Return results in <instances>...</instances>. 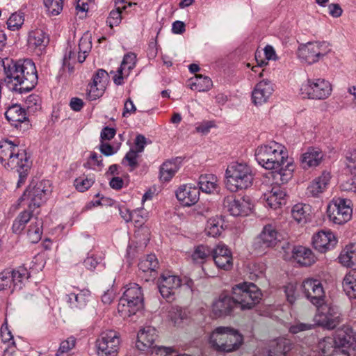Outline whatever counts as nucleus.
Listing matches in <instances>:
<instances>
[{
  "mask_svg": "<svg viewBox=\"0 0 356 356\" xmlns=\"http://www.w3.org/2000/svg\"><path fill=\"white\" fill-rule=\"evenodd\" d=\"M337 242L335 234L330 229H321L314 234L312 238L314 248L321 253L332 250Z\"/></svg>",
  "mask_w": 356,
  "mask_h": 356,
  "instance_id": "nucleus-16",
  "label": "nucleus"
},
{
  "mask_svg": "<svg viewBox=\"0 0 356 356\" xmlns=\"http://www.w3.org/2000/svg\"><path fill=\"white\" fill-rule=\"evenodd\" d=\"M331 179V175L327 171H323L318 177L313 179L307 188V194L313 197H318L327 188Z\"/></svg>",
  "mask_w": 356,
  "mask_h": 356,
  "instance_id": "nucleus-23",
  "label": "nucleus"
},
{
  "mask_svg": "<svg viewBox=\"0 0 356 356\" xmlns=\"http://www.w3.org/2000/svg\"><path fill=\"white\" fill-rule=\"evenodd\" d=\"M351 201L341 197L334 198L327 207L329 220L336 225H343L352 218Z\"/></svg>",
  "mask_w": 356,
  "mask_h": 356,
  "instance_id": "nucleus-9",
  "label": "nucleus"
},
{
  "mask_svg": "<svg viewBox=\"0 0 356 356\" xmlns=\"http://www.w3.org/2000/svg\"><path fill=\"white\" fill-rule=\"evenodd\" d=\"M346 165L352 173H356V149H350L347 152Z\"/></svg>",
  "mask_w": 356,
  "mask_h": 356,
  "instance_id": "nucleus-53",
  "label": "nucleus"
},
{
  "mask_svg": "<svg viewBox=\"0 0 356 356\" xmlns=\"http://www.w3.org/2000/svg\"><path fill=\"white\" fill-rule=\"evenodd\" d=\"M105 88L106 86H104L103 84L90 83L88 88V99L92 101L99 98L104 94Z\"/></svg>",
  "mask_w": 356,
  "mask_h": 356,
  "instance_id": "nucleus-45",
  "label": "nucleus"
},
{
  "mask_svg": "<svg viewBox=\"0 0 356 356\" xmlns=\"http://www.w3.org/2000/svg\"><path fill=\"white\" fill-rule=\"evenodd\" d=\"M32 212L24 211L21 212L14 220L13 231L14 233L19 234L24 229L26 224L31 220Z\"/></svg>",
  "mask_w": 356,
  "mask_h": 356,
  "instance_id": "nucleus-41",
  "label": "nucleus"
},
{
  "mask_svg": "<svg viewBox=\"0 0 356 356\" xmlns=\"http://www.w3.org/2000/svg\"><path fill=\"white\" fill-rule=\"evenodd\" d=\"M144 297L141 287L136 283L127 285L120 299L118 311L122 318L129 317L143 308Z\"/></svg>",
  "mask_w": 356,
  "mask_h": 356,
  "instance_id": "nucleus-6",
  "label": "nucleus"
},
{
  "mask_svg": "<svg viewBox=\"0 0 356 356\" xmlns=\"http://www.w3.org/2000/svg\"><path fill=\"white\" fill-rule=\"evenodd\" d=\"M293 257L301 266H309L316 261V257L312 251L304 246H297L293 250Z\"/></svg>",
  "mask_w": 356,
  "mask_h": 356,
  "instance_id": "nucleus-27",
  "label": "nucleus"
},
{
  "mask_svg": "<svg viewBox=\"0 0 356 356\" xmlns=\"http://www.w3.org/2000/svg\"><path fill=\"white\" fill-rule=\"evenodd\" d=\"M157 337V332L154 327L151 326L144 327L138 333L137 348L142 351L148 352L155 346L154 343Z\"/></svg>",
  "mask_w": 356,
  "mask_h": 356,
  "instance_id": "nucleus-22",
  "label": "nucleus"
},
{
  "mask_svg": "<svg viewBox=\"0 0 356 356\" xmlns=\"http://www.w3.org/2000/svg\"><path fill=\"white\" fill-rule=\"evenodd\" d=\"M245 282L235 285L232 288V300L234 302V305L237 308L241 310L245 309Z\"/></svg>",
  "mask_w": 356,
  "mask_h": 356,
  "instance_id": "nucleus-39",
  "label": "nucleus"
},
{
  "mask_svg": "<svg viewBox=\"0 0 356 356\" xmlns=\"http://www.w3.org/2000/svg\"><path fill=\"white\" fill-rule=\"evenodd\" d=\"M302 289L305 297L315 306L324 301L325 291L320 280L309 278L303 281Z\"/></svg>",
  "mask_w": 356,
  "mask_h": 356,
  "instance_id": "nucleus-15",
  "label": "nucleus"
},
{
  "mask_svg": "<svg viewBox=\"0 0 356 356\" xmlns=\"http://www.w3.org/2000/svg\"><path fill=\"white\" fill-rule=\"evenodd\" d=\"M225 186L232 192H236L245 186V164L233 162L225 171Z\"/></svg>",
  "mask_w": 356,
  "mask_h": 356,
  "instance_id": "nucleus-13",
  "label": "nucleus"
},
{
  "mask_svg": "<svg viewBox=\"0 0 356 356\" xmlns=\"http://www.w3.org/2000/svg\"><path fill=\"white\" fill-rule=\"evenodd\" d=\"M318 349L323 356L334 353L356 356V331L350 325H343L337 337H325L318 343Z\"/></svg>",
  "mask_w": 356,
  "mask_h": 356,
  "instance_id": "nucleus-4",
  "label": "nucleus"
},
{
  "mask_svg": "<svg viewBox=\"0 0 356 356\" xmlns=\"http://www.w3.org/2000/svg\"><path fill=\"white\" fill-rule=\"evenodd\" d=\"M5 116L10 125L19 131H24L31 126L25 109L19 105L15 104L10 106L6 111Z\"/></svg>",
  "mask_w": 356,
  "mask_h": 356,
  "instance_id": "nucleus-17",
  "label": "nucleus"
},
{
  "mask_svg": "<svg viewBox=\"0 0 356 356\" xmlns=\"http://www.w3.org/2000/svg\"><path fill=\"white\" fill-rule=\"evenodd\" d=\"M191 81L192 82L190 84L191 89L199 92L208 91L213 86L211 79L202 74H196L194 81L193 79Z\"/></svg>",
  "mask_w": 356,
  "mask_h": 356,
  "instance_id": "nucleus-37",
  "label": "nucleus"
},
{
  "mask_svg": "<svg viewBox=\"0 0 356 356\" xmlns=\"http://www.w3.org/2000/svg\"><path fill=\"white\" fill-rule=\"evenodd\" d=\"M140 152L134 149H131L125 155L123 162L127 161L130 167V170H134L138 167V158Z\"/></svg>",
  "mask_w": 356,
  "mask_h": 356,
  "instance_id": "nucleus-51",
  "label": "nucleus"
},
{
  "mask_svg": "<svg viewBox=\"0 0 356 356\" xmlns=\"http://www.w3.org/2000/svg\"><path fill=\"white\" fill-rule=\"evenodd\" d=\"M200 189L191 184L183 185L176 191V197L180 203L185 207L195 204L200 199Z\"/></svg>",
  "mask_w": 356,
  "mask_h": 356,
  "instance_id": "nucleus-20",
  "label": "nucleus"
},
{
  "mask_svg": "<svg viewBox=\"0 0 356 356\" xmlns=\"http://www.w3.org/2000/svg\"><path fill=\"white\" fill-rule=\"evenodd\" d=\"M12 286V277L10 270H4L0 273V291L5 290Z\"/></svg>",
  "mask_w": 356,
  "mask_h": 356,
  "instance_id": "nucleus-57",
  "label": "nucleus"
},
{
  "mask_svg": "<svg viewBox=\"0 0 356 356\" xmlns=\"http://www.w3.org/2000/svg\"><path fill=\"white\" fill-rule=\"evenodd\" d=\"M42 234V220L35 218V222H32L29 227L27 235L29 240L33 243H38Z\"/></svg>",
  "mask_w": 356,
  "mask_h": 356,
  "instance_id": "nucleus-40",
  "label": "nucleus"
},
{
  "mask_svg": "<svg viewBox=\"0 0 356 356\" xmlns=\"http://www.w3.org/2000/svg\"><path fill=\"white\" fill-rule=\"evenodd\" d=\"M211 250L203 245H198L192 254L193 260L197 264H203L211 254Z\"/></svg>",
  "mask_w": 356,
  "mask_h": 356,
  "instance_id": "nucleus-43",
  "label": "nucleus"
},
{
  "mask_svg": "<svg viewBox=\"0 0 356 356\" xmlns=\"http://www.w3.org/2000/svg\"><path fill=\"white\" fill-rule=\"evenodd\" d=\"M274 92V86L271 81L262 80L254 87L252 92V103L256 105H262L267 102Z\"/></svg>",
  "mask_w": 356,
  "mask_h": 356,
  "instance_id": "nucleus-19",
  "label": "nucleus"
},
{
  "mask_svg": "<svg viewBox=\"0 0 356 356\" xmlns=\"http://www.w3.org/2000/svg\"><path fill=\"white\" fill-rule=\"evenodd\" d=\"M182 285V280L170 272L163 273L159 279L158 288L162 297L167 301L174 300L176 291Z\"/></svg>",
  "mask_w": 356,
  "mask_h": 356,
  "instance_id": "nucleus-14",
  "label": "nucleus"
},
{
  "mask_svg": "<svg viewBox=\"0 0 356 356\" xmlns=\"http://www.w3.org/2000/svg\"><path fill=\"white\" fill-rule=\"evenodd\" d=\"M0 72L13 91L19 94L32 90L38 83V73L32 60H13L0 57Z\"/></svg>",
  "mask_w": 356,
  "mask_h": 356,
  "instance_id": "nucleus-2",
  "label": "nucleus"
},
{
  "mask_svg": "<svg viewBox=\"0 0 356 356\" xmlns=\"http://www.w3.org/2000/svg\"><path fill=\"white\" fill-rule=\"evenodd\" d=\"M200 191L205 193H211L217 188V177L212 174L202 175L198 181Z\"/></svg>",
  "mask_w": 356,
  "mask_h": 356,
  "instance_id": "nucleus-35",
  "label": "nucleus"
},
{
  "mask_svg": "<svg viewBox=\"0 0 356 356\" xmlns=\"http://www.w3.org/2000/svg\"><path fill=\"white\" fill-rule=\"evenodd\" d=\"M342 287L349 298H356V269H352L346 274L342 281Z\"/></svg>",
  "mask_w": 356,
  "mask_h": 356,
  "instance_id": "nucleus-32",
  "label": "nucleus"
},
{
  "mask_svg": "<svg viewBox=\"0 0 356 356\" xmlns=\"http://www.w3.org/2000/svg\"><path fill=\"white\" fill-rule=\"evenodd\" d=\"M316 307L317 311L313 318L315 327H322L330 330L341 323V314L337 306L323 301Z\"/></svg>",
  "mask_w": 356,
  "mask_h": 356,
  "instance_id": "nucleus-7",
  "label": "nucleus"
},
{
  "mask_svg": "<svg viewBox=\"0 0 356 356\" xmlns=\"http://www.w3.org/2000/svg\"><path fill=\"white\" fill-rule=\"evenodd\" d=\"M286 193L280 186H274L271 191L264 194V200L268 207L273 209L285 204Z\"/></svg>",
  "mask_w": 356,
  "mask_h": 356,
  "instance_id": "nucleus-26",
  "label": "nucleus"
},
{
  "mask_svg": "<svg viewBox=\"0 0 356 356\" xmlns=\"http://www.w3.org/2000/svg\"><path fill=\"white\" fill-rule=\"evenodd\" d=\"M284 291L286 296L287 300L291 304H293L296 301L298 296L296 285L291 283L287 284L285 286Z\"/></svg>",
  "mask_w": 356,
  "mask_h": 356,
  "instance_id": "nucleus-59",
  "label": "nucleus"
},
{
  "mask_svg": "<svg viewBox=\"0 0 356 356\" xmlns=\"http://www.w3.org/2000/svg\"><path fill=\"white\" fill-rule=\"evenodd\" d=\"M49 39L43 31L36 29L29 33L28 39L29 47L42 50L47 45Z\"/></svg>",
  "mask_w": 356,
  "mask_h": 356,
  "instance_id": "nucleus-30",
  "label": "nucleus"
},
{
  "mask_svg": "<svg viewBox=\"0 0 356 356\" xmlns=\"http://www.w3.org/2000/svg\"><path fill=\"white\" fill-rule=\"evenodd\" d=\"M95 183L94 175H83L76 178L74 181V186L79 192H85Z\"/></svg>",
  "mask_w": 356,
  "mask_h": 356,
  "instance_id": "nucleus-42",
  "label": "nucleus"
},
{
  "mask_svg": "<svg viewBox=\"0 0 356 356\" xmlns=\"http://www.w3.org/2000/svg\"><path fill=\"white\" fill-rule=\"evenodd\" d=\"M108 79V72L103 70L99 69L97 71V72L93 76L92 83L95 84H103L104 86H106V81Z\"/></svg>",
  "mask_w": 356,
  "mask_h": 356,
  "instance_id": "nucleus-58",
  "label": "nucleus"
},
{
  "mask_svg": "<svg viewBox=\"0 0 356 356\" xmlns=\"http://www.w3.org/2000/svg\"><path fill=\"white\" fill-rule=\"evenodd\" d=\"M354 174L352 177L341 184V188L343 191L356 192V173Z\"/></svg>",
  "mask_w": 356,
  "mask_h": 356,
  "instance_id": "nucleus-62",
  "label": "nucleus"
},
{
  "mask_svg": "<svg viewBox=\"0 0 356 356\" xmlns=\"http://www.w3.org/2000/svg\"><path fill=\"white\" fill-rule=\"evenodd\" d=\"M120 343L119 334L112 330L102 332L96 340L98 356H116Z\"/></svg>",
  "mask_w": 356,
  "mask_h": 356,
  "instance_id": "nucleus-11",
  "label": "nucleus"
},
{
  "mask_svg": "<svg viewBox=\"0 0 356 356\" xmlns=\"http://www.w3.org/2000/svg\"><path fill=\"white\" fill-rule=\"evenodd\" d=\"M237 308L231 297L221 294L219 298L213 303L212 311L217 317L230 315Z\"/></svg>",
  "mask_w": 356,
  "mask_h": 356,
  "instance_id": "nucleus-25",
  "label": "nucleus"
},
{
  "mask_svg": "<svg viewBox=\"0 0 356 356\" xmlns=\"http://www.w3.org/2000/svg\"><path fill=\"white\" fill-rule=\"evenodd\" d=\"M257 241L259 248H273L280 241V234L274 225L268 224L263 227Z\"/></svg>",
  "mask_w": 356,
  "mask_h": 356,
  "instance_id": "nucleus-21",
  "label": "nucleus"
},
{
  "mask_svg": "<svg viewBox=\"0 0 356 356\" xmlns=\"http://www.w3.org/2000/svg\"><path fill=\"white\" fill-rule=\"evenodd\" d=\"M179 168L178 159L163 163L160 169V179L168 181L178 171Z\"/></svg>",
  "mask_w": 356,
  "mask_h": 356,
  "instance_id": "nucleus-36",
  "label": "nucleus"
},
{
  "mask_svg": "<svg viewBox=\"0 0 356 356\" xmlns=\"http://www.w3.org/2000/svg\"><path fill=\"white\" fill-rule=\"evenodd\" d=\"M136 111V107L134 105L133 101L131 99V98H128L124 104L122 116L127 117L128 114L130 115L134 113Z\"/></svg>",
  "mask_w": 356,
  "mask_h": 356,
  "instance_id": "nucleus-63",
  "label": "nucleus"
},
{
  "mask_svg": "<svg viewBox=\"0 0 356 356\" xmlns=\"http://www.w3.org/2000/svg\"><path fill=\"white\" fill-rule=\"evenodd\" d=\"M330 51L327 42H313L301 45L297 54L302 62L312 65L323 59Z\"/></svg>",
  "mask_w": 356,
  "mask_h": 356,
  "instance_id": "nucleus-8",
  "label": "nucleus"
},
{
  "mask_svg": "<svg viewBox=\"0 0 356 356\" xmlns=\"http://www.w3.org/2000/svg\"><path fill=\"white\" fill-rule=\"evenodd\" d=\"M243 337L238 331L229 327H218L210 336V343L219 352L230 353L238 349Z\"/></svg>",
  "mask_w": 356,
  "mask_h": 356,
  "instance_id": "nucleus-5",
  "label": "nucleus"
},
{
  "mask_svg": "<svg viewBox=\"0 0 356 356\" xmlns=\"http://www.w3.org/2000/svg\"><path fill=\"white\" fill-rule=\"evenodd\" d=\"M76 345V339L74 337H70L67 339L63 341L58 350L56 353V356H63L73 349Z\"/></svg>",
  "mask_w": 356,
  "mask_h": 356,
  "instance_id": "nucleus-47",
  "label": "nucleus"
},
{
  "mask_svg": "<svg viewBox=\"0 0 356 356\" xmlns=\"http://www.w3.org/2000/svg\"><path fill=\"white\" fill-rule=\"evenodd\" d=\"M133 69L134 67H129V65H127L123 67V63H121L120 67L117 71V74H115L113 77V82L118 86L122 85L124 78L127 77Z\"/></svg>",
  "mask_w": 356,
  "mask_h": 356,
  "instance_id": "nucleus-48",
  "label": "nucleus"
},
{
  "mask_svg": "<svg viewBox=\"0 0 356 356\" xmlns=\"http://www.w3.org/2000/svg\"><path fill=\"white\" fill-rule=\"evenodd\" d=\"M151 356H173V350L170 348L155 345L148 351Z\"/></svg>",
  "mask_w": 356,
  "mask_h": 356,
  "instance_id": "nucleus-56",
  "label": "nucleus"
},
{
  "mask_svg": "<svg viewBox=\"0 0 356 356\" xmlns=\"http://www.w3.org/2000/svg\"><path fill=\"white\" fill-rule=\"evenodd\" d=\"M90 295V292L87 289L82 290L79 293H72V296L74 300V306L77 307L84 306L86 304Z\"/></svg>",
  "mask_w": 356,
  "mask_h": 356,
  "instance_id": "nucleus-52",
  "label": "nucleus"
},
{
  "mask_svg": "<svg viewBox=\"0 0 356 356\" xmlns=\"http://www.w3.org/2000/svg\"><path fill=\"white\" fill-rule=\"evenodd\" d=\"M261 292L254 284L246 282V309H250L261 300Z\"/></svg>",
  "mask_w": 356,
  "mask_h": 356,
  "instance_id": "nucleus-34",
  "label": "nucleus"
},
{
  "mask_svg": "<svg viewBox=\"0 0 356 356\" xmlns=\"http://www.w3.org/2000/svg\"><path fill=\"white\" fill-rule=\"evenodd\" d=\"M314 327L315 325L314 323H305L298 321L289 327V331L290 333L296 334L302 332L311 330Z\"/></svg>",
  "mask_w": 356,
  "mask_h": 356,
  "instance_id": "nucleus-49",
  "label": "nucleus"
},
{
  "mask_svg": "<svg viewBox=\"0 0 356 356\" xmlns=\"http://www.w3.org/2000/svg\"><path fill=\"white\" fill-rule=\"evenodd\" d=\"M214 127L215 123L213 121H204L197 124L195 127V131L202 135H207L210 131L211 128Z\"/></svg>",
  "mask_w": 356,
  "mask_h": 356,
  "instance_id": "nucleus-60",
  "label": "nucleus"
},
{
  "mask_svg": "<svg viewBox=\"0 0 356 356\" xmlns=\"http://www.w3.org/2000/svg\"><path fill=\"white\" fill-rule=\"evenodd\" d=\"M324 153L318 147H310L300 157L302 167L304 169L318 166L323 160Z\"/></svg>",
  "mask_w": 356,
  "mask_h": 356,
  "instance_id": "nucleus-24",
  "label": "nucleus"
},
{
  "mask_svg": "<svg viewBox=\"0 0 356 356\" xmlns=\"http://www.w3.org/2000/svg\"><path fill=\"white\" fill-rule=\"evenodd\" d=\"M339 261L343 266L350 267L356 264V245H346L341 252Z\"/></svg>",
  "mask_w": 356,
  "mask_h": 356,
  "instance_id": "nucleus-33",
  "label": "nucleus"
},
{
  "mask_svg": "<svg viewBox=\"0 0 356 356\" xmlns=\"http://www.w3.org/2000/svg\"><path fill=\"white\" fill-rule=\"evenodd\" d=\"M254 156L258 163L265 169L275 170L273 177L277 185L286 184L292 178L295 166L282 144L272 141L268 145L259 146Z\"/></svg>",
  "mask_w": 356,
  "mask_h": 356,
  "instance_id": "nucleus-1",
  "label": "nucleus"
},
{
  "mask_svg": "<svg viewBox=\"0 0 356 356\" xmlns=\"http://www.w3.org/2000/svg\"><path fill=\"white\" fill-rule=\"evenodd\" d=\"M45 7L52 15H58L63 10V0H43Z\"/></svg>",
  "mask_w": 356,
  "mask_h": 356,
  "instance_id": "nucleus-46",
  "label": "nucleus"
},
{
  "mask_svg": "<svg viewBox=\"0 0 356 356\" xmlns=\"http://www.w3.org/2000/svg\"><path fill=\"white\" fill-rule=\"evenodd\" d=\"M134 144L135 150L137 151L138 152L141 153L144 150L145 145L146 144V138L141 134H138L136 137Z\"/></svg>",
  "mask_w": 356,
  "mask_h": 356,
  "instance_id": "nucleus-64",
  "label": "nucleus"
},
{
  "mask_svg": "<svg viewBox=\"0 0 356 356\" xmlns=\"http://www.w3.org/2000/svg\"><path fill=\"white\" fill-rule=\"evenodd\" d=\"M12 277L13 290L22 288V283L25 278H28L26 269L22 268L17 270H10Z\"/></svg>",
  "mask_w": 356,
  "mask_h": 356,
  "instance_id": "nucleus-44",
  "label": "nucleus"
},
{
  "mask_svg": "<svg viewBox=\"0 0 356 356\" xmlns=\"http://www.w3.org/2000/svg\"><path fill=\"white\" fill-rule=\"evenodd\" d=\"M244 201L245 196H242L240 200H236L232 195L227 196L223 201L224 210L234 216H241L244 212Z\"/></svg>",
  "mask_w": 356,
  "mask_h": 356,
  "instance_id": "nucleus-28",
  "label": "nucleus"
},
{
  "mask_svg": "<svg viewBox=\"0 0 356 356\" xmlns=\"http://www.w3.org/2000/svg\"><path fill=\"white\" fill-rule=\"evenodd\" d=\"M222 226H220L218 221L216 219H209L207 222L206 231L209 236L216 237L220 234Z\"/></svg>",
  "mask_w": 356,
  "mask_h": 356,
  "instance_id": "nucleus-55",
  "label": "nucleus"
},
{
  "mask_svg": "<svg viewBox=\"0 0 356 356\" xmlns=\"http://www.w3.org/2000/svg\"><path fill=\"white\" fill-rule=\"evenodd\" d=\"M159 267V261L154 254H148L145 258L141 259L138 264V268L143 273H149V278H154L156 275V269Z\"/></svg>",
  "mask_w": 356,
  "mask_h": 356,
  "instance_id": "nucleus-31",
  "label": "nucleus"
},
{
  "mask_svg": "<svg viewBox=\"0 0 356 356\" xmlns=\"http://www.w3.org/2000/svg\"><path fill=\"white\" fill-rule=\"evenodd\" d=\"M213 260L218 268L229 270L232 268L231 250L223 243H218L211 252Z\"/></svg>",
  "mask_w": 356,
  "mask_h": 356,
  "instance_id": "nucleus-18",
  "label": "nucleus"
},
{
  "mask_svg": "<svg viewBox=\"0 0 356 356\" xmlns=\"http://www.w3.org/2000/svg\"><path fill=\"white\" fill-rule=\"evenodd\" d=\"M24 23L23 16L18 13H13L7 20L8 29L11 31L19 29Z\"/></svg>",
  "mask_w": 356,
  "mask_h": 356,
  "instance_id": "nucleus-50",
  "label": "nucleus"
},
{
  "mask_svg": "<svg viewBox=\"0 0 356 356\" xmlns=\"http://www.w3.org/2000/svg\"><path fill=\"white\" fill-rule=\"evenodd\" d=\"M0 162L6 168L17 171V187H20L25 182L31 165L25 149L9 140H2L0 141Z\"/></svg>",
  "mask_w": 356,
  "mask_h": 356,
  "instance_id": "nucleus-3",
  "label": "nucleus"
},
{
  "mask_svg": "<svg viewBox=\"0 0 356 356\" xmlns=\"http://www.w3.org/2000/svg\"><path fill=\"white\" fill-rule=\"evenodd\" d=\"M50 191L46 188L45 181H31L22 196L19 198L20 203L26 202L29 209L39 207L46 201Z\"/></svg>",
  "mask_w": 356,
  "mask_h": 356,
  "instance_id": "nucleus-10",
  "label": "nucleus"
},
{
  "mask_svg": "<svg viewBox=\"0 0 356 356\" xmlns=\"http://www.w3.org/2000/svg\"><path fill=\"white\" fill-rule=\"evenodd\" d=\"M309 206L305 204H296L291 210L293 218L300 224H305L308 220Z\"/></svg>",
  "mask_w": 356,
  "mask_h": 356,
  "instance_id": "nucleus-38",
  "label": "nucleus"
},
{
  "mask_svg": "<svg viewBox=\"0 0 356 356\" xmlns=\"http://www.w3.org/2000/svg\"><path fill=\"white\" fill-rule=\"evenodd\" d=\"M292 346V343L287 339H277L272 343L268 356H289Z\"/></svg>",
  "mask_w": 356,
  "mask_h": 356,
  "instance_id": "nucleus-29",
  "label": "nucleus"
},
{
  "mask_svg": "<svg viewBox=\"0 0 356 356\" xmlns=\"http://www.w3.org/2000/svg\"><path fill=\"white\" fill-rule=\"evenodd\" d=\"M143 210H134L131 211V220L136 227H140L145 222L143 216Z\"/></svg>",
  "mask_w": 356,
  "mask_h": 356,
  "instance_id": "nucleus-61",
  "label": "nucleus"
},
{
  "mask_svg": "<svg viewBox=\"0 0 356 356\" xmlns=\"http://www.w3.org/2000/svg\"><path fill=\"white\" fill-rule=\"evenodd\" d=\"M301 90L309 98L325 99L331 95L332 88L328 81L317 78L308 79L307 83L302 85Z\"/></svg>",
  "mask_w": 356,
  "mask_h": 356,
  "instance_id": "nucleus-12",
  "label": "nucleus"
},
{
  "mask_svg": "<svg viewBox=\"0 0 356 356\" xmlns=\"http://www.w3.org/2000/svg\"><path fill=\"white\" fill-rule=\"evenodd\" d=\"M121 20V10L118 8L116 10H113L110 12L106 20V23L111 27V29H113V26L120 24Z\"/></svg>",
  "mask_w": 356,
  "mask_h": 356,
  "instance_id": "nucleus-54",
  "label": "nucleus"
}]
</instances>
